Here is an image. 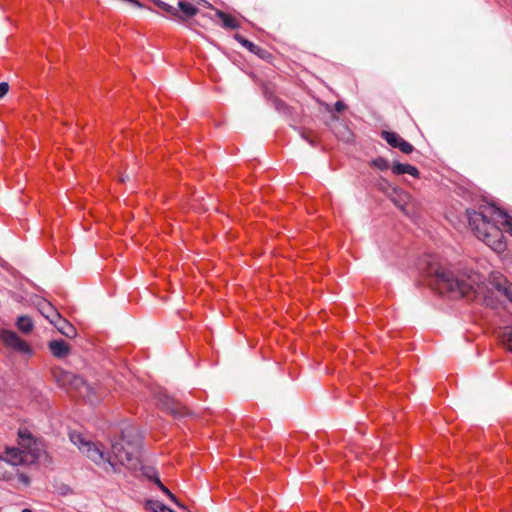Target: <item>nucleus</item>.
<instances>
[{
  "mask_svg": "<svg viewBox=\"0 0 512 512\" xmlns=\"http://www.w3.org/2000/svg\"><path fill=\"white\" fill-rule=\"evenodd\" d=\"M48 348L57 358H64L70 353V346L64 340H52L48 343Z\"/></svg>",
  "mask_w": 512,
  "mask_h": 512,
  "instance_id": "ddd939ff",
  "label": "nucleus"
},
{
  "mask_svg": "<svg viewBox=\"0 0 512 512\" xmlns=\"http://www.w3.org/2000/svg\"><path fill=\"white\" fill-rule=\"evenodd\" d=\"M177 14H170L175 19L184 22L198 14L199 9L187 1L177 2Z\"/></svg>",
  "mask_w": 512,
  "mask_h": 512,
  "instance_id": "9b49d317",
  "label": "nucleus"
},
{
  "mask_svg": "<svg viewBox=\"0 0 512 512\" xmlns=\"http://www.w3.org/2000/svg\"><path fill=\"white\" fill-rule=\"evenodd\" d=\"M489 209L467 211L468 223L478 239L482 240L495 252L502 253L506 250L505 237L502 230L491 222L487 212L493 216L495 215Z\"/></svg>",
  "mask_w": 512,
  "mask_h": 512,
  "instance_id": "7ed1b4c3",
  "label": "nucleus"
},
{
  "mask_svg": "<svg viewBox=\"0 0 512 512\" xmlns=\"http://www.w3.org/2000/svg\"><path fill=\"white\" fill-rule=\"evenodd\" d=\"M53 376L59 386L66 390L78 391L79 395L86 398L91 404L99 401L100 393L97 392V389L80 376L61 369L55 370Z\"/></svg>",
  "mask_w": 512,
  "mask_h": 512,
  "instance_id": "39448f33",
  "label": "nucleus"
},
{
  "mask_svg": "<svg viewBox=\"0 0 512 512\" xmlns=\"http://www.w3.org/2000/svg\"><path fill=\"white\" fill-rule=\"evenodd\" d=\"M301 137L303 139H305L311 145H315V143H316V139L313 136H311L310 132L302 131L301 132Z\"/></svg>",
  "mask_w": 512,
  "mask_h": 512,
  "instance_id": "cd10ccee",
  "label": "nucleus"
},
{
  "mask_svg": "<svg viewBox=\"0 0 512 512\" xmlns=\"http://www.w3.org/2000/svg\"><path fill=\"white\" fill-rule=\"evenodd\" d=\"M381 136L383 139L387 141V143L393 147L398 148L401 152L405 154H410L413 152L414 147L412 144L404 140L395 132L390 131H382Z\"/></svg>",
  "mask_w": 512,
  "mask_h": 512,
  "instance_id": "1a4fd4ad",
  "label": "nucleus"
},
{
  "mask_svg": "<svg viewBox=\"0 0 512 512\" xmlns=\"http://www.w3.org/2000/svg\"><path fill=\"white\" fill-rule=\"evenodd\" d=\"M427 269L424 271L430 278L429 285L441 294H451L453 297H465L474 291V281L470 278L455 277L433 261H427Z\"/></svg>",
  "mask_w": 512,
  "mask_h": 512,
  "instance_id": "f03ea898",
  "label": "nucleus"
},
{
  "mask_svg": "<svg viewBox=\"0 0 512 512\" xmlns=\"http://www.w3.org/2000/svg\"><path fill=\"white\" fill-rule=\"evenodd\" d=\"M371 165L381 171L387 170L390 165L389 162L383 157H377L372 160Z\"/></svg>",
  "mask_w": 512,
  "mask_h": 512,
  "instance_id": "b1692460",
  "label": "nucleus"
},
{
  "mask_svg": "<svg viewBox=\"0 0 512 512\" xmlns=\"http://www.w3.org/2000/svg\"><path fill=\"white\" fill-rule=\"evenodd\" d=\"M335 134L339 139L345 142H349L353 138L351 130L344 124L339 125L338 129L335 131Z\"/></svg>",
  "mask_w": 512,
  "mask_h": 512,
  "instance_id": "5701e85b",
  "label": "nucleus"
},
{
  "mask_svg": "<svg viewBox=\"0 0 512 512\" xmlns=\"http://www.w3.org/2000/svg\"><path fill=\"white\" fill-rule=\"evenodd\" d=\"M235 39L246 49H248L250 52L258 55L261 58H264L267 54V51L257 45H255L253 42L249 41L248 39L244 38L240 34L235 35Z\"/></svg>",
  "mask_w": 512,
  "mask_h": 512,
  "instance_id": "f3484780",
  "label": "nucleus"
},
{
  "mask_svg": "<svg viewBox=\"0 0 512 512\" xmlns=\"http://www.w3.org/2000/svg\"><path fill=\"white\" fill-rule=\"evenodd\" d=\"M9 91V84L7 82L0 83V99L3 98Z\"/></svg>",
  "mask_w": 512,
  "mask_h": 512,
  "instance_id": "c85d7f7f",
  "label": "nucleus"
},
{
  "mask_svg": "<svg viewBox=\"0 0 512 512\" xmlns=\"http://www.w3.org/2000/svg\"><path fill=\"white\" fill-rule=\"evenodd\" d=\"M16 326L24 334H29L34 328L32 319L27 315L18 317Z\"/></svg>",
  "mask_w": 512,
  "mask_h": 512,
  "instance_id": "412c9836",
  "label": "nucleus"
},
{
  "mask_svg": "<svg viewBox=\"0 0 512 512\" xmlns=\"http://www.w3.org/2000/svg\"><path fill=\"white\" fill-rule=\"evenodd\" d=\"M492 285L497 291L501 292L508 300L512 302V283L503 279L500 281H493Z\"/></svg>",
  "mask_w": 512,
  "mask_h": 512,
  "instance_id": "a211bd4d",
  "label": "nucleus"
},
{
  "mask_svg": "<svg viewBox=\"0 0 512 512\" xmlns=\"http://www.w3.org/2000/svg\"><path fill=\"white\" fill-rule=\"evenodd\" d=\"M0 339L9 348L14 349L21 353H30V347L22 340L14 331L2 330L0 331Z\"/></svg>",
  "mask_w": 512,
  "mask_h": 512,
  "instance_id": "0eeeda50",
  "label": "nucleus"
},
{
  "mask_svg": "<svg viewBox=\"0 0 512 512\" xmlns=\"http://www.w3.org/2000/svg\"><path fill=\"white\" fill-rule=\"evenodd\" d=\"M145 506L146 509L151 512H174V510L159 501L148 500L146 501Z\"/></svg>",
  "mask_w": 512,
  "mask_h": 512,
  "instance_id": "4be33fe9",
  "label": "nucleus"
},
{
  "mask_svg": "<svg viewBox=\"0 0 512 512\" xmlns=\"http://www.w3.org/2000/svg\"><path fill=\"white\" fill-rule=\"evenodd\" d=\"M156 485L161 489L163 493H165L173 502H176V497L170 492V490L163 485L158 476L150 477Z\"/></svg>",
  "mask_w": 512,
  "mask_h": 512,
  "instance_id": "393cba45",
  "label": "nucleus"
},
{
  "mask_svg": "<svg viewBox=\"0 0 512 512\" xmlns=\"http://www.w3.org/2000/svg\"><path fill=\"white\" fill-rule=\"evenodd\" d=\"M18 479L21 483H23L25 486H28L30 484V478L28 475L24 474V473H19L18 474Z\"/></svg>",
  "mask_w": 512,
  "mask_h": 512,
  "instance_id": "c756f323",
  "label": "nucleus"
},
{
  "mask_svg": "<svg viewBox=\"0 0 512 512\" xmlns=\"http://www.w3.org/2000/svg\"><path fill=\"white\" fill-rule=\"evenodd\" d=\"M301 137L303 139H305L311 145H315V143H316V139L313 136H311L310 132L302 131L301 132Z\"/></svg>",
  "mask_w": 512,
  "mask_h": 512,
  "instance_id": "bb28decb",
  "label": "nucleus"
},
{
  "mask_svg": "<svg viewBox=\"0 0 512 512\" xmlns=\"http://www.w3.org/2000/svg\"><path fill=\"white\" fill-rule=\"evenodd\" d=\"M18 464H13L10 461V456L6 457L0 455V480L8 481L15 475L16 467Z\"/></svg>",
  "mask_w": 512,
  "mask_h": 512,
  "instance_id": "f8f14e48",
  "label": "nucleus"
},
{
  "mask_svg": "<svg viewBox=\"0 0 512 512\" xmlns=\"http://www.w3.org/2000/svg\"><path fill=\"white\" fill-rule=\"evenodd\" d=\"M126 179H129V176H128V175H127V176H122V177L120 178V181L124 182V181H126Z\"/></svg>",
  "mask_w": 512,
  "mask_h": 512,
  "instance_id": "473e14b6",
  "label": "nucleus"
},
{
  "mask_svg": "<svg viewBox=\"0 0 512 512\" xmlns=\"http://www.w3.org/2000/svg\"><path fill=\"white\" fill-rule=\"evenodd\" d=\"M19 447L6 448L5 454L10 456V461L18 465H30L37 462L44 453L42 441L34 438L27 430H19Z\"/></svg>",
  "mask_w": 512,
  "mask_h": 512,
  "instance_id": "20e7f679",
  "label": "nucleus"
},
{
  "mask_svg": "<svg viewBox=\"0 0 512 512\" xmlns=\"http://www.w3.org/2000/svg\"><path fill=\"white\" fill-rule=\"evenodd\" d=\"M493 214L503 220L502 224L506 227L507 232L512 236V217L509 216L505 211L498 208L491 207L489 209Z\"/></svg>",
  "mask_w": 512,
  "mask_h": 512,
  "instance_id": "6ab92c4d",
  "label": "nucleus"
},
{
  "mask_svg": "<svg viewBox=\"0 0 512 512\" xmlns=\"http://www.w3.org/2000/svg\"><path fill=\"white\" fill-rule=\"evenodd\" d=\"M334 108L337 112H342L345 110L346 105L342 101H337L334 105Z\"/></svg>",
  "mask_w": 512,
  "mask_h": 512,
  "instance_id": "7c9ffc66",
  "label": "nucleus"
},
{
  "mask_svg": "<svg viewBox=\"0 0 512 512\" xmlns=\"http://www.w3.org/2000/svg\"><path fill=\"white\" fill-rule=\"evenodd\" d=\"M118 430L119 435L111 439V452L106 453V456L111 457L117 468L122 465L128 469H136L140 464L139 454L142 441L139 430L129 422H122Z\"/></svg>",
  "mask_w": 512,
  "mask_h": 512,
  "instance_id": "f257e3e1",
  "label": "nucleus"
},
{
  "mask_svg": "<svg viewBox=\"0 0 512 512\" xmlns=\"http://www.w3.org/2000/svg\"><path fill=\"white\" fill-rule=\"evenodd\" d=\"M392 173L395 175L409 174L415 178H418L420 175L419 170L410 164H402L395 162L391 167Z\"/></svg>",
  "mask_w": 512,
  "mask_h": 512,
  "instance_id": "dca6fc26",
  "label": "nucleus"
},
{
  "mask_svg": "<svg viewBox=\"0 0 512 512\" xmlns=\"http://www.w3.org/2000/svg\"><path fill=\"white\" fill-rule=\"evenodd\" d=\"M504 345L512 352V329L505 330L501 334Z\"/></svg>",
  "mask_w": 512,
  "mask_h": 512,
  "instance_id": "a878e982",
  "label": "nucleus"
},
{
  "mask_svg": "<svg viewBox=\"0 0 512 512\" xmlns=\"http://www.w3.org/2000/svg\"><path fill=\"white\" fill-rule=\"evenodd\" d=\"M158 404L160 405L161 409L170 413L174 417H182L188 413L186 407L182 406L180 403L166 394L158 395Z\"/></svg>",
  "mask_w": 512,
  "mask_h": 512,
  "instance_id": "6e6552de",
  "label": "nucleus"
},
{
  "mask_svg": "<svg viewBox=\"0 0 512 512\" xmlns=\"http://www.w3.org/2000/svg\"><path fill=\"white\" fill-rule=\"evenodd\" d=\"M389 199L405 214H409L410 196L398 187H390L387 191Z\"/></svg>",
  "mask_w": 512,
  "mask_h": 512,
  "instance_id": "9d476101",
  "label": "nucleus"
},
{
  "mask_svg": "<svg viewBox=\"0 0 512 512\" xmlns=\"http://www.w3.org/2000/svg\"><path fill=\"white\" fill-rule=\"evenodd\" d=\"M52 324L61 334L68 338H74L77 335L76 328L66 319H63L61 315Z\"/></svg>",
  "mask_w": 512,
  "mask_h": 512,
  "instance_id": "4468645a",
  "label": "nucleus"
},
{
  "mask_svg": "<svg viewBox=\"0 0 512 512\" xmlns=\"http://www.w3.org/2000/svg\"><path fill=\"white\" fill-rule=\"evenodd\" d=\"M216 15L219 19H221L222 24L225 28L237 29L239 27V23L231 15H229L221 10H216Z\"/></svg>",
  "mask_w": 512,
  "mask_h": 512,
  "instance_id": "aec40b11",
  "label": "nucleus"
},
{
  "mask_svg": "<svg viewBox=\"0 0 512 512\" xmlns=\"http://www.w3.org/2000/svg\"><path fill=\"white\" fill-rule=\"evenodd\" d=\"M70 441L78 447V449L96 465H105V470L108 471L110 468L114 473H118V468L115 463L112 462L110 456H106L104 450L99 444L88 441L82 434L72 431L69 433Z\"/></svg>",
  "mask_w": 512,
  "mask_h": 512,
  "instance_id": "423d86ee",
  "label": "nucleus"
},
{
  "mask_svg": "<svg viewBox=\"0 0 512 512\" xmlns=\"http://www.w3.org/2000/svg\"><path fill=\"white\" fill-rule=\"evenodd\" d=\"M22 512H32L30 509H23Z\"/></svg>",
  "mask_w": 512,
  "mask_h": 512,
  "instance_id": "72a5a7b5",
  "label": "nucleus"
},
{
  "mask_svg": "<svg viewBox=\"0 0 512 512\" xmlns=\"http://www.w3.org/2000/svg\"><path fill=\"white\" fill-rule=\"evenodd\" d=\"M40 313L47 318L50 323H53L59 318V312L52 306V304L46 300H40L37 304Z\"/></svg>",
  "mask_w": 512,
  "mask_h": 512,
  "instance_id": "2eb2a0df",
  "label": "nucleus"
},
{
  "mask_svg": "<svg viewBox=\"0 0 512 512\" xmlns=\"http://www.w3.org/2000/svg\"><path fill=\"white\" fill-rule=\"evenodd\" d=\"M390 187H392V186L388 182L381 184V190H383L386 194Z\"/></svg>",
  "mask_w": 512,
  "mask_h": 512,
  "instance_id": "2f4dec72",
  "label": "nucleus"
}]
</instances>
